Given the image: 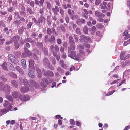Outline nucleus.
I'll return each mask as SVG.
<instances>
[{"mask_svg":"<svg viewBox=\"0 0 130 130\" xmlns=\"http://www.w3.org/2000/svg\"><path fill=\"white\" fill-rule=\"evenodd\" d=\"M50 48L51 52L52 53L53 55L55 56L57 55V53L59 51V47L57 45H51L50 46Z\"/></svg>","mask_w":130,"mask_h":130,"instance_id":"f257e3e1","label":"nucleus"},{"mask_svg":"<svg viewBox=\"0 0 130 130\" xmlns=\"http://www.w3.org/2000/svg\"><path fill=\"white\" fill-rule=\"evenodd\" d=\"M79 40L81 42H86L90 41L91 39L89 37H86L84 35H82L80 36Z\"/></svg>","mask_w":130,"mask_h":130,"instance_id":"f03ea898","label":"nucleus"},{"mask_svg":"<svg viewBox=\"0 0 130 130\" xmlns=\"http://www.w3.org/2000/svg\"><path fill=\"white\" fill-rule=\"evenodd\" d=\"M20 37L18 35H16L10 39V42L12 43L14 42V44L18 43V41L20 39Z\"/></svg>","mask_w":130,"mask_h":130,"instance_id":"7ed1b4c3","label":"nucleus"},{"mask_svg":"<svg viewBox=\"0 0 130 130\" xmlns=\"http://www.w3.org/2000/svg\"><path fill=\"white\" fill-rule=\"evenodd\" d=\"M19 98L21 100L23 101H27L29 100L30 96L27 95H24L20 94L19 96Z\"/></svg>","mask_w":130,"mask_h":130,"instance_id":"20e7f679","label":"nucleus"},{"mask_svg":"<svg viewBox=\"0 0 130 130\" xmlns=\"http://www.w3.org/2000/svg\"><path fill=\"white\" fill-rule=\"evenodd\" d=\"M25 21V19L23 17H21L19 20H17L14 21L13 24L14 25L18 26L21 23H23Z\"/></svg>","mask_w":130,"mask_h":130,"instance_id":"39448f33","label":"nucleus"},{"mask_svg":"<svg viewBox=\"0 0 130 130\" xmlns=\"http://www.w3.org/2000/svg\"><path fill=\"white\" fill-rule=\"evenodd\" d=\"M24 50H26V51H25V52L22 54V55L24 57L30 56L32 55L31 53L28 49L25 48Z\"/></svg>","mask_w":130,"mask_h":130,"instance_id":"423d86ee","label":"nucleus"},{"mask_svg":"<svg viewBox=\"0 0 130 130\" xmlns=\"http://www.w3.org/2000/svg\"><path fill=\"white\" fill-rule=\"evenodd\" d=\"M74 50H71L70 51H69V50H68V52L69 54L68 55V56L72 59L74 58V56L75 54V52Z\"/></svg>","mask_w":130,"mask_h":130,"instance_id":"0eeeda50","label":"nucleus"},{"mask_svg":"<svg viewBox=\"0 0 130 130\" xmlns=\"http://www.w3.org/2000/svg\"><path fill=\"white\" fill-rule=\"evenodd\" d=\"M52 11L55 15H57L58 14V12L59 11L58 7L56 6L53 7L52 8Z\"/></svg>","mask_w":130,"mask_h":130,"instance_id":"6e6552de","label":"nucleus"},{"mask_svg":"<svg viewBox=\"0 0 130 130\" xmlns=\"http://www.w3.org/2000/svg\"><path fill=\"white\" fill-rule=\"evenodd\" d=\"M70 45V47H68V50H69V51L71 50H74L75 49V42H73L69 43Z\"/></svg>","mask_w":130,"mask_h":130,"instance_id":"1a4fd4ad","label":"nucleus"},{"mask_svg":"<svg viewBox=\"0 0 130 130\" xmlns=\"http://www.w3.org/2000/svg\"><path fill=\"white\" fill-rule=\"evenodd\" d=\"M35 2L36 5H39V6H43V4L44 3V0H35Z\"/></svg>","mask_w":130,"mask_h":130,"instance_id":"9d476101","label":"nucleus"},{"mask_svg":"<svg viewBox=\"0 0 130 130\" xmlns=\"http://www.w3.org/2000/svg\"><path fill=\"white\" fill-rule=\"evenodd\" d=\"M29 90V88L25 86L21 88L20 91L22 93L27 92Z\"/></svg>","mask_w":130,"mask_h":130,"instance_id":"9b49d317","label":"nucleus"},{"mask_svg":"<svg viewBox=\"0 0 130 130\" xmlns=\"http://www.w3.org/2000/svg\"><path fill=\"white\" fill-rule=\"evenodd\" d=\"M107 3L105 2H103V3H101L100 4V6L101 7L102 9H106L107 7L106 6L107 5Z\"/></svg>","mask_w":130,"mask_h":130,"instance_id":"f8f14e48","label":"nucleus"},{"mask_svg":"<svg viewBox=\"0 0 130 130\" xmlns=\"http://www.w3.org/2000/svg\"><path fill=\"white\" fill-rule=\"evenodd\" d=\"M21 63L22 66L24 69H25L26 68V61L24 59H22L21 60Z\"/></svg>","mask_w":130,"mask_h":130,"instance_id":"ddd939ff","label":"nucleus"},{"mask_svg":"<svg viewBox=\"0 0 130 130\" xmlns=\"http://www.w3.org/2000/svg\"><path fill=\"white\" fill-rule=\"evenodd\" d=\"M19 79L21 82L23 83L24 85H29L28 81L26 79H22L21 77H20Z\"/></svg>","mask_w":130,"mask_h":130,"instance_id":"4468645a","label":"nucleus"},{"mask_svg":"<svg viewBox=\"0 0 130 130\" xmlns=\"http://www.w3.org/2000/svg\"><path fill=\"white\" fill-rule=\"evenodd\" d=\"M12 95L13 97L15 98H17L20 95V93L15 91H14L12 92Z\"/></svg>","mask_w":130,"mask_h":130,"instance_id":"2eb2a0df","label":"nucleus"},{"mask_svg":"<svg viewBox=\"0 0 130 130\" xmlns=\"http://www.w3.org/2000/svg\"><path fill=\"white\" fill-rule=\"evenodd\" d=\"M95 15L97 16L98 18H103L105 16V15L102 13H101L100 12L97 11H95Z\"/></svg>","mask_w":130,"mask_h":130,"instance_id":"dca6fc26","label":"nucleus"},{"mask_svg":"<svg viewBox=\"0 0 130 130\" xmlns=\"http://www.w3.org/2000/svg\"><path fill=\"white\" fill-rule=\"evenodd\" d=\"M44 18L43 15H40V17L38 19V26L39 27L41 26L40 23H42Z\"/></svg>","mask_w":130,"mask_h":130,"instance_id":"f3484780","label":"nucleus"},{"mask_svg":"<svg viewBox=\"0 0 130 130\" xmlns=\"http://www.w3.org/2000/svg\"><path fill=\"white\" fill-rule=\"evenodd\" d=\"M44 75L46 76H51L53 77L54 76V73L51 71H46L44 73Z\"/></svg>","mask_w":130,"mask_h":130,"instance_id":"a211bd4d","label":"nucleus"},{"mask_svg":"<svg viewBox=\"0 0 130 130\" xmlns=\"http://www.w3.org/2000/svg\"><path fill=\"white\" fill-rule=\"evenodd\" d=\"M16 70L20 73L23 75L24 74V72L22 69L19 66H17L16 67Z\"/></svg>","mask_w":130,"mask_h":130,"instance_id":"6ab92c4d","label":"nucleus"},{"mask_svg":"<svg viewBox=\"0 0 130 130\" xmlns=\"http://www.w3.org/2000/svg\"><path fill=\"white\" fill-rule=\"evenodd\" d=\"M3 91H8L10 92V86L8 85H6L4 87H3Z\"/></svg>","mask_w":130,"mask_h":130,"instance_id":"aec40b11","label":"nucleus"},{"mask_svg":"<svg viewBox=\"0 0 130 130\" xmlns=\"http://www.w3.org/2000/svg\"><path fill=\"white\" fill-rule=\"evenodd\" d=\"M28 75L31 78H33L35 76L34 72L32 70H30L28 72Z\"/></svg>","mask_w":130,"mask_h":130,"instance_id":"412c9836","label":"nucleus"},{"mask_svg":"<svg viewBox=\"0 0 130 130\" xmlns=\"http://www.w3.org/2000/svg\"><path fill=\"white\" fill-rule=\"evenodd\" d=\"M37 47L39 48V50L41 51L43 50V46L42 43L40 42H38L37 43Z\"/></svg>","mask_w":130,"mask_h":130,"instance_id":"4be33fe9","label":"nucleus"},{"mask_svg":"<svg viewBox=\"0 0 130 130\" xmlns=\"http://www.w3.org/2000/svg\"><path fill=\"white\" fill-rule=\"evenodd\" d=\"M34 61L32 59H30L29 60V66L31 67H34Z\"/></svg>","mask_w":130,"mask_h":130,"instance_id":"5701e85b","label":"nucleus"},{"mask_svg":"<svg viewBox=\"0 0 130 130\" xmlns=\"http://www.w3.org/2000/svg\"><path fill=\"white\" fill-rule=\"evenodd\" d=\"M25 29L24 26H22L19 29L18 31V32L19 34H21L23 33L24 30Z\"/></svg>","mask_w":130,"mask_h":130,"instance_id":"b1692460","label":"nucleus"},{"mask_svg":"<svg viewBox=\"0 0 130 130\" xmlns=\"http://www.w3.org/2000/svg\"><path fill=\"white\" fill-rule=\"evenodd\" d=\"M55 40V38L54 35H51V38L50 39L48 40V41L51 43H53L54 42Z\"/></svg>","mask_w":130,"mask_h":130,"instance_id":"393cba45","label":"nucleus"},{"mask_svg":"<svg viewBox=\"0 0 130 130\" xmlns=\"http://www.w3.org/2000/svg\"><path fill=\"white\" fill-rule=\"evenodd\" d=\"M11 62L13 63L17 64L19 63V61L15 57L11 61Z\"/></svg>","mask_w":130,"mask_h":130,"instance_id":"a878e982","label":"nucleus"},{"mask_svg":"<svg viewBox=\"0 0 130 130\" xmlns=\"http://www.w3.org/2000/svg\"><path fill=\"white\" fill-rule=\"evenodd\" d=\"M11 62L13 63L17 64L19 63V61L15 57L11 61Z\"/></svg>","mask_w":130,"mask_h":130,"instance_id":"bb28decb","label":"nucleus"},{"mask_svg":"<svg viewBox=\"0 0 130 130\" xmlns=\"http://www.w3.org/2000/svg\"><path fill=\"white\" fill-rule=\"evenodd\" d=\"M9 74L10 76L12 78H17V76L16 74L14 73L10 72L9 73Z\"/></svg>","mask_w":130,"mask_h":130,"instance_id":"cd10ccee","label":"nucleus"},{"mask_svg":"<svg viewBox=\"0 0 130 130\" xmlns=\"http://www.w3.org/2000/svg\"><path fill=\"white\" fill-rule=\"evenodd\" d=\"M83 30L84 33L86 34H87L88 33V30L87 27L86 26H85L83 28Z\"/></svg>","mask_w":130,"mask_h":130,"instance_id":"c85d7f7f","label":"nucleus"},{"mask_svg":"<svg viewBox=\"0 0 130 130\" xmlns=\"http://www.w3.org/2000/svg\"><path fill=\"white\" fill-rule=\"evenodd\" d=\"M12 84L15 88H17L18 87L17 82L15 80H12L11 82Z\"/></svg>","mask_w":130,"mask_h":130,"instance_id":"c756f323","label":"nucleus"},{"mask_svg":"<svg viewBox=\"0 0 130 130\" xmlns=\"http://www.w3.org/2000/svg\"><path fill=\"white\" fill-rule=\"evenodd\" d=\"M8 60H10V61H11L15 57V56L13 55L9 54L8 55Z\"/></svg>","mask_w":130,"mask_h":130,"instance_id":"7c9ffc66","label":"nucleus"},{"mask_svg":"<svg viewBox=\"0 0 130 130\" xmlns=\"http://www.w3.org/2000/svg\"><path fill=\"white\" fill-rule=\"evenodd\" d=\"M6 97L9 101L11 102H13V99L11 96L9 95H6Z\"/></svg>","mask_w":130,"mask_h":130,"instance_id":"2f4dec72","label":"nucleus"},{"mask_svg":"<svg viewBox=\"0 0 130 130\" xmlns=\"http://www.w3.org/2000/svg\"><path fill=\"white\" fill-rule=\"evenodd\" d=\"M43 62L45 65L49 64V61L48 59L47 58H45L43 59Z\"/></svg>","mask_w":130,"mask_h":130,"instance_id":"473e14b6","label":"nucleus"},{"mask_svg":"<svg viewBox=\"0 0 130 130\" xmlns=\"http://www.w3.org/2000/svg\"><path fill=\"white\" fill-rule=\"evenodd\" d=\"M80 59V56L79 54H77L76 55V54L74 56V58L72 59H73L75 60H78Z\"/></svg>","mask_w":130,"mask_h":130,"instance_id":"72a5a7b5","label":"nucleus"},{"mask_svg":"<svg viewBox=\"0 0 130 130\" xmlns=\"http://www.w3.org/2000/svg\"><path fill=\"white\" fill-rule=\"evenodd\" d=\"M29 82L30 84L32 85L33 86H36V83L34 80H30Z\"/></svg>","mask_w":130,"mask_h":130,"instance_id":"f704fd0d","label":"nucleus"},{"mask_svg":"<svg viewBox=\"0 0 130 130\" xmlns=\"http://www.w3.org/2000/svg\"><path fill=\"white\" fill-rule=\"evenodd\" d=\"M58 30H61L62 31L65 32V29L64 27L62 25L60 27L58 28Z\"/></svg>","mask_w":130,"mask_h":130,"instance_id":"c9c22d12","label":"nucleus"},{"mask_svg":"<svg viewBox=\"0 0 130 130\" xmlns=\"http://www.w3.org/2000/svg\"><path fill=\"white\" fill-rule=\"evenodd\" d=\"M27 11L28 13H29L30 14H34V12L32 11V10L30 7H28L27 8Z\"/></svg>","mask_w":130,"mask_h":130,"instance_id":"e433bc0d","label":"nucleus"},{"mask_svg":"<svg viewBox=\"0 0 130 130\" xmlns=\"http://www.w3.org/2000/svg\"><path fill=\"white\" fill-rule=\"evenodd\" d=\"M45 10V8L44 7H42L40 8L39 10V13L40 14L43 15L44 13V11Z\"/></svg>","mask_w":130,"mask_h":130,"instance_id":"4c0bfd02","label":"nucleus"},{"mask_svg":"<svg viewBox=\"0 0 130 130\" xmlns=\"http://www.w3.org/2000/svg\"><path fill=\"white\" fill-rule=\"evenodd\" d=\"M50 60L53 65H55L56 64V61L54 58L52 57H51L50 58Z\"/></svg>","mask_w":130,"mask_h":130,"instance_id":"58836bf2","label":"nucleus"},{"mask_svg":"<svg viewBox=\"0 0 130 130\" xmlns=\"http://www.w3.org/2000/svg\"><path fill=\"white\" fill-rule=\"evenodd\" d=\"M91 30L93 32H91V34L92 35H93L94 34V32L96 31V27L94 26H93L91 29Z\"/></svg>","mask_w":130,"mask_h":130,"instance_id":"ea45409f","label":"nucleus"},{"mask_svg":"<svg viewBox=\"0 0 130 130\" xmlns=\"http://www.w3.org/2000/svg\"><path fill=\"white\" fill-rule=\"evenodd\" d=\"M96 26L99 29H102L103 26L102 24L101 23H98L96 25Z\"/></svg>","mask_w":130,"mask_h":130,"instance_id":"a19ab883","label":"nucleus"},{"mask_svg":"<svg viewBox=\"0 0 130 130\" xmlns=\"http://www.w3.org/2000/svg\"><path fill=\"white\" fill-rule=\"evenodd\" d=\"M69 43L74 42L73 37L71 36H69Z\"/></svg>","mask_w":130,"mask_h":130,"instance_id":"79ce46f5","label":"nucleus"},{"mask_svg":"<svg viewBox=\"0 0 130 130\" xmlns=\"http://www.w3.org/2000/svg\"><path fill=\"white\" fill-rule=\"evenodd\" d=\"M115 91V90H112L111 91H110L108 92L107 94L105 95V96H110L111 94H112Z\"/></svg>","mask_w":130,"mask_h":130,"instance_id":"37998d69","label":"nucleus"},{"mask_svg":"<svg viewBox=\"0 0 130 130\" xmlns=\"http://www.w3.org/2000/svg\"><path fill=\"white\" fill-rule=\"evenodd\" d=\"M57 71L61 73H64V71L61 67L58 68L57 69Z\"/></svg>","mask_w":130,"mask_h":130,"instance_id":"c03bdc74","label":"nucleus"},{"mask_svg":"<svg viewBox=\"0 0 130 130\" xmlns=\"http://www.w3.org/2000/svg\"><path fill=\"white\" fill-rule=\"evenodd\" d=\"M125 53L123 52H121L120 55V59L121 60H124V57Z\"/></svg>","mask_w":130,"mask_h":130,"instance_id":"a18cd8bd","label":"nucleus"},{"mask_svg":"<svg viewBox=\"0 0 130 130\" xmlns=\"http://www.w3.org/2000/svg\"><path fill=\"white\" fill-rule=\"evenodd\" d=\"M60 12L62 17L64 16V12L63 9H60Z\"/></svg>","mask_w":130,"mask_h":130,"instance_id":"49530a36","label":"nucleus"},{"mask_svg":"<svg viewBox=\"0 0 130 130\" xmlns=\"http://www.w3.org/2000/svg\"><path fill=\"white\" fill-rule=\"evenodd\" d=\"M75 32L78 34L80 35L81 34V32L80 31V29L79 28H77L76 29Z\"/></svg>","mask_w":130,"mask_h":130,"instance_id":"de8ad7c7","label":"nucleus"},{"mask_svg":"<svg viewBox=\"0 0 130 130\" xmlns=\"http://www.w3.org/2000/svg\"><path fill=\"white\" fill-rule=\"evenodd\" d=\"M46 4L47 8L49 9H51V6L49 2L48 1L46 2Z\"/></svg>","mask_w":130,"mask_h":130,"instance_id":"09e8293b","label":"nucleus"},{"mask_svg":"<svg viewBox=\"0 0 130 130\" xmlns=\"http://www.w3.org/2000/svg\"><path fill=\"white\" fill-rule=\"evenodd\" d=\"M33 23L32 22H29L27 25V28L29 29L31 27V26L32 25Z\"/></svg>","mask_w":130,"mask_h":130,"instance_id":"8fccbe9b","label":"nucleus"},{"mask_svg":"<svg viewBox=\"0 0 130 130\" xmlns=\"http://www.w3.org/2000/svg\"><path fill=\"white\" fill-rule=\"evenodd\" d=\"M47 34L51 35L52 33V30L50 28H48L47 29Z\"/></svg>","mask_w":130,"mask_h":130,"instance_id":"3c124183","label":"nucleus"},{"mask_svg":"<svg viewBox=\"0 0 130 130\" xmlns=\"http://www.w3.org/2000/svg\"><path fill=\"white\" fill-rule=\"evenodd\" d=\"M122 67V68H123L125 66L127 65L126 62V61H123L121 63Z\"/></svg>","mask_w":130,"mask_h":130,"instance_id":"603ef678","label":"nucleus"},{"mask_svg":"<svg viewBox=\"0 0 130 130\" xmlns=\"http://www.w3.org/2000/svg\"><path fill=\"white\" fill-rule=\"evenodd\" d=\"M9 104V102L7 100H6L5 101V103L4 104V106L5 107H7L8 105Z\"/></svg>","mask_w":130,"mask_h":130,"instance_id":"864d4df0","label":"nucleus"},{"mask_svg":"<svg viewBox=\"0 0 130 130\" xmlns=\"http://www.w3.org/2000/svg\"><path fill=\"white\" fill-rule=\"evenodd\" d=\"M57 42L58 44L59 45H60L62 43V41L60 38H58L57 40Z\"/></svg>","mask_w":130,"mask_h":130,"instance_id":"5fc2aeb1","label":"nucleus"},{"mask_svg":"<svg viewBox=\"0 0 130 130\" xmlns=\"http://www.w3.org/2000/svg\"><path fill=\"white\" fill-rule=\"evenodd\" d=\"M70 124L72 125H74L75 124L74 120L72 119H71L70 120Z\"/></svg>","mask_w":130,"mask_h":130,"instance_id":"6e6d98bb","label":"nucleus"},{"mask_svg":"<svg viewBox=\"0 0 130 130\" xmlns=\"http://www.w3.org/2000/svg\"><path fill=\"white\" fill-rule=\"evenodd\" d=\"M33 42V41L32 40V39L30 38H27L25 41V42L26 43L27 42Z\"/></svg>","mask_w":130,"mask_h":130,"instance_id":"4d7b16f0","label":"nucleus"},{"mask_svg":"<svg viewBox=\"0 0 130 130\" xmlns=\"http://www.w3.org/2000/svg\"><path fill=\"white\" fill-rule=\"evenodd\" d=\"M54 56V57H56L57 60L58 61H59L60 58V56L58 55L57 53V55H56V56H55L53 55Z\"/></svg>","mask_w":130,"mask_h":130,"instance_id":"13d9d810","label":"nucleus"},{"mask_svg":"<svg viewBox=\"0 0 130 130\" xmlns=\"http://www.w3.org/2000/svg\"><path fill=\"white\" fill-rule=\"evenodd\" d=\"M32 20L33 21L35 24L38 26V21H37V20L35 18H32Z\"/></svg>","mask_w":130,"mask_h":130,"instance_id":"bf43d9fd","label":"nucleus"},{"mask_svg":"<svg viewBox=\"0 0 130 130\" xmlns=\"http://www.w3.org/2000/svg\"><path fill=\"white\" fill-rule=\"evenodd\" d=\"M9 65L10 66L9 68L11 70H13L14 69V66L11 63H9Z\"/></svg>","mask_w":130,"mask_h":130,"instance_id":"052dcab7","label":"nucleus"},{"mask_svg":"<svg viewBox=\"0 0 130 130\" xmlns=\"http://www.w3.org/2000/svg\"><path fill=\"white\" fill-rule=\"evenodd\" d=\"M74 38L75 39V41L77 42L78 41V36L76 35H74Z\"/></svg>","mask_w":130,"mask_h":130,"instance_id":"680f3d73","label":"nucleus"},{"mask_svg":"<svg viewBox=\"0 0 130 130\" xmlns=\"http://www.w3.org/2000/svg\"><path fill=\"white\" fill-rule=\"evenodd\" d=\"M12 15H10L8 18L7 19V21L9 22H10L12 20Z\"/></svg>","mask_w":130,"mask_h":130,"instance_id":"e2e57ef3","label":"nucleus"},{"mask_svg":"<svg viewBox=\"0 0 130 130\" xmlns=\"http://www.w3.org/2000/svg\"><path fill=\"white\" fill-rule=\"evenodd\" d=\"M2 67L3 69L4 70H8L7 66H6L5 64H3L2 65Z\"/></svg>","mask_w":130,"mask_h":130,"instance_id":"0e129e2a","label":"nucleus"},{"mask_svg":"<svg viewBox=\"0 0 130 130\" xmlns=\"http://www.w3.org/2000/svg\"><path fill=\"white\" fill-rule=\"evenodd\" d=\"M20 14L22 16H23L24 17L26 15V12L24 11L21 12H20Z\"/></svg>","mask_w":130,"mask_h":130,"instance_id":"69168bd1","label":"nucleus"},{"mask_svg":"<svg viewBox=\"0 0 130 130\" xmlns=\"http://www.w3.org/2000/svg\"><path fill=\"white\" fill-rule=\"evenodd\" d=\"M44 40L46 42H47L48 40V37L47 35H46L45 36Z\"/></svg>","mask_w":130,"mask_h":130,"instance_id":"338daca9","label":"nucleus"},{"mask_svg":"<svg viewBox=\"0 0 130 130\" xmlns=\"http://www.w3.org/2000/svg\"><path fill=\"white\" fill-rule=\"evenodd\" d=\"M20 6L21 7V8L22 10L23 11H24L25 10V7L23 4H21Z\"/></svg>","mask_w":130,"mask_h":130,"instance_id":"774afa93","label":"nucleus"}]
</instances>
